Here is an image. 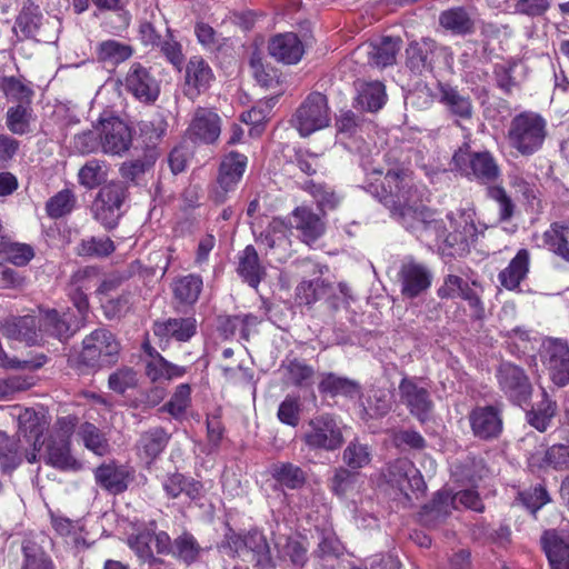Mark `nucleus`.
<instances>
[{"label": "nucleus", "instance_id": "nucleus-22", "mask_svg": "<svg viewBox=\"0 0 569 569\" xmlns=\"http://www.w3.org/2000/svg\"><path fill=\"white\" fill-rule=\"evenodd\" d=\"M439 102L446 111L458 120H470L473 116V103L469 94L448 83L438 82Z\"/></svg>", "mask_w": 569, "mask_h": 569}, {"label": "nucleus", "instance_id": "nucleus-4", "mask_svg": "<svg viewBox=\"0 0 569 569\" xmlns=\"http://www.w3.org/2000/svg\"><path fill=\"white\" fill-rule=\"evenodd\" d=\"M60 29L61 22L57 17L44 18L38 4L31 0H24L12 31L17 36L20 32L23 39L54 43Z\"/></svg>", "mask_w": 569, "mask_h": 569}, {"label": "nucleus", "instance_id": "nucleus-61", "mask_svg": "<svg viewBox=\"0 0 569 569\" xmlns=\"http://www.w3.org/2000/svg\"><path fill=\"white\" fill-rule=\"evenodd\" d=\"M154 164L151 158L136 159L133 161L123 162L119 169L121 177L130 182L140 183L147 172Z\"/></svg>", "mask_w": 569, "mask_h": 569}, {"label": "nucleus", "instance_id": "nucleus-47", "mask_svg": "<svg viewBox=\"0 0 569 569\" xmlns=\"http://www.w3.org/2000/svg\"><path fill=\"white\" fill-rule=\"evenodd\" d=\"M425 222L422 221L419 224L415 223V228L419 229L417 238L421 241H430L435 240L436 242H442L446 244V237H448V226L447 223L437 217V213L433 211H429L425 218Z\"/></svg>", "mask_w": 569, "mask_h": 569}, {"label": "nucleus", "instance_id": "nucleus-35", "mask_svg": "<svg viewBox=\"0 0 569 569\" xmlns=\"http://www.w3.org/2000/svg\"><path fill=\"white\" fill-rule=\"evenodd\" d=\"M129 472L114 463L99 466L94 471L96 482L111 493H121L128 488Z\"/></svg>", "mask_w": 569, "mask_h": 569}, {"label": "nucleus", "instance_id": "nucleus-28", "mask_svg": "<svg viewBox=\"0 0 569 569\" xmlns=\"http://www.w3.org/2000/svg\"><path fill=\"white\" fill-rule=\"evenodd\" d=\"M44 460L60 470H78L81 465L70 453V442L66 436L50 437L46 442Z\"/></svg>", "mask_w": 569, "mask_h": 569}, {"label": "nucleus", "instance_id": "nucleus-33", "mask_svg": "<svg viewBox=\"0 0 569 569\" xmlns=\"http://www.w3.org/2000/svg\"><path fill=\"white\" fill-rule=\"evenodd\" d=\"M529 465L558 471L569 470V443H556L548 447L542 453L531 455Z\"/></svg>", "mask_w": 569, "mask_h": 569}, {"label": "nucleus", "instance_id": "nucleus-64", "mask_svg": "<svg viewBox=\"0 0 569 569\" xmlns=\"http://www.w3.org/2000/svg\"><path fill=\"white\" fill-rule=\"evenodd\" d=\"M24 563L22 569H53L51 559L36 545L23 546Z\"/></svg>", "mask_w": 569, "mask_h": 569}, {"label": "nucleus", "instance_id": "nucleus-55", "mask_svg": "<svg viewBox=\"0 0 569 569\" xmlns=\"http://www.w3.org/2000/svg\"><path fill=\"white\" fill-rule=\"evenodd\" d=\"M283 369V383L302 387L309 385L313 377L315 370L307 363L293 359L287 365L282 366Z\"/></svg>", "mask_w": 569, "mask_h": 569}, {"label": "nucleus", "instance_id": "nucleus-27", "mask_svg": "<svg viewBox=\"0 0 569 569\" xmlns=\"http://www.w3.org/2000/svg\"><path fill=\"white\" fill-rule=\"evenodd\" d=\"M471 429L478 438L491 439L502 430L501 416L495 407H478L470 413Z\"/></svg>", "mask_w": 569, "mask_h": 569}, {"label": "nucleus", "instance_id": "nucleus-54", "mask_svg": "<svg viewBox=\"0 0 569 569\" xmlns=\"http://www.w3.org/2000/svg\"><path fill=\"white\" fill-rule=\"evenodd\" d=\"M319 391L332 397L338 395L353 396L359 392V386L347 378L336 376L335 373H327L319 383Z\"/></svg>", "mask_w": 569, "mask_h": 569}, {"label": "nucleus", "instance_id": "nucleus-46", "mask_svg": "<svg viewBox=\"0 0 569 569\" xmlns=\"http://www.w3.org/2000/svg\"><path fill=\"white\" fill-rule=\"evenodd\" d=\"M246 559L254 561L260 567L271 566V555L267 539L257 530L247 533Z\"/></svg>", "mask_w": 569, "mask_h": 569}, {"label": "nucleus", "instance_id": "nucleus-34", "mask_svg": "<svg viewBox=\"0 0 569 569\" xmlns=\"http://www.w3.org/2000/svg\"><path fill=\"white\" fill-rule=\"evenodd\" d=\"M449 222L448 237H446V246L455 247L468 241L476 232V226L471 214L465 211L451 212L447 216Z\"/></svg>", "mask_w": 569, "mask_h": 569}, {"label": "nucleus", "instance_id": "nucleus-41", "mask_svg": "<svg viewBox=\"0 0 569 569\" xmlns=\"http://www.w3.org/2000/svg\"><path fill=\"white\" fill-rule=\"evenodd\" d=\"M543 244L555 254L569 260V222H553L543 232Z\"/></svg>", "mask_w": 569, "mask_h": 569}, {"label": "nucleus", "instance_id": "nucleus-38", "mask_svg": "<svg viewBox=\"0 0 569 569\" xmlns=\"http://www.w3.org/2000/svg\"><path fill=\"white\" fill-rule=\"evenodd\" d=\"M399 38L385 37L377 43L367 47L369 63L378 68H386L396 62V56L400 50Z\"/></svg>", "mask_w": 569, "mask_h": 569}, {"label": "nucleus", "instance_id": "nucleus-30", "mask_svg": "<svg viewBox=\"0 0 569 569\" xmlns=\"http://www.w3.org/2000/svg\"><path fill=\"white\" fill-rule=\"evenodd\" d=\"M439 24L452 34L466 36L475 31L476 18L472 10L453 7L440 13Z\"/></svg>", "mask_w": 569, "mask_h": 569}, {"label": "nucleus", "instance_id": "nucleus-58", "mask_svg": "<svg viewBox=\"0 0 569 569\" xmlns=\"http://www.w3.org/2000/svg\"><path fill=\"white\" fill-rule=\"evenodd\" d=\"M76 206V197L69 189L59 191L51 197L46 203V211L52 219L61 218L69 214Z\"/></svg>", "mask_w": 569, "mask_h": 569}, {"label": "nucleus", "instance_id": "nucleus-18", "mask_svg": "<svg viewBox=\"0 0 569 569\" xmlns=\"http://www.w3.org/2000/svg\"><path fill=\"white\" fill-rule=\"evenodd\" d=\"M4 338L33 346L40 342L38 317L33 315L9 316L1 321Z\"/></svg>", "mask_w": 569, "mask_h": 569}, {"label": "nucleus", "instance_id": "nucleus-44", "mask_svg": "<svg viewBox=\"0 0 569 569\" xmlns=\"http://www.w3.org/2000/svg\"><path fill=\"white\" fill-rule=\"evenodd\" d=\"M96 54L99 61L116 66L128 60L133 49L127 43L109 39L98 43Z\"/></svg>", "mask_w": 569, "mask_h": 569}, {"label": "nucleus", "instance_id": "nucleus-52", "mask_svg": "<svg viewBox=\"0 0 569 569\" xmlns=\"http://www.w3.org/2000/svg\"><path fill=\"white\" fill-rule=\"evenodd\" d=\"M202 290V279L199 276L189 274L178 279L173 286L176 299L182 303H194Z\"/></svg>", "mask_w": 569, "mask_h": 569}, {"label": "nucleus", "instance_id": "nucleus-39", "mask_svg": "<svg viewBox=\"0 0 569 569\" xmlns=\"http://www.w3.org/2000/svg\"><path fill=\"white\" fill-rule=\"evenodd\" d=\"M238 273L251 287L256 288L266 274L253 246H247L239 254Z\"/></svg>", "mask_w": 569, "mask_h": 569}, {"label": "nucleus", "instance_id": "nucleus-32", "mask_svg": "<svg viewBox=\"0 0 569 569\" xmlns=\"http://www.w3.org/2000/svg\"><path fill=\"white\" fill-rule=\"evenodd\" d=\"M144 350L149 356V359L146 361V375L152 381L161 379L171 380L184 375L186 370L183 367L169 362L149 345L144 346Z\"/></svg>", "mask_w": 569, "mask_h": 569}, {"label": "nucleus", "instance_id": "nucleus-23", "mask_svg": "<svg viewBox=\"0 0 569 569\" xmlns=\"http://www.w3.org/2000/svg\"><path fill=\"white\" fill-rule=\"evenodd\" d=\"M541 542L551 569H569V529L548 530Z\"/></svg>", "mask_w": 569, "mask_h": 569}, {"label": "nucleus", "instance_id": "nucleus-14", "mask_svg": "<svg viewBox=\"0 0 569 569\" xmlns=\"http://www.w3.org/2000/svg\"><path fill=\"white\" fill-rule=\"evenodd\" d=\"M385 477L387 482L409 498V492H422L426 483L420 471L407 458H399L390 462Z\"/></svg>", "mask_w": 569, "mask_h": 569}, {"label": "nucleus", "instance_id": "nucleus-7", "mask_svg": "<svg viewBox=\"0 0 569 569\" xmlns=\"http://www.w3.org/2000/svg\"><path fill=\"white\" fill-rule=\"evenodd\" d=\"M119 353V343L107 329H97L82 341V350L77 358L79 365L99 368L113 363Z\"/></svg>", "mask_w": 569, "mask_h": 569}, {"label": "nucleus", "instance_id": "nucleus-56", "mask_svg": "<svg viewBox=\"0 0 569 569\" xmlns=\"http://www.w3.org/2000/svg\"><path fill=\"white\" fill-rule=\"evenodd\" d=\"M84 446L98 456H104L109 452L110 446L104 433L94 425L86 422L79 431Z\"/></svg>", "mask_w": 569, "mask_h": 569}, {"label": "nucleus", "instance_id": "nucleus-6", "mask_svg": "<svg viewBox=\"0 0 569 569\" xmlns=\"http://www.w3.org/2000/svg\"><path fill=\"white\" fill-rule=\"evenodd\" d=\"M301 439L309 449L327 452L340 449L345 442L341 427L330 413L311 418Z\"/></svg>", "mask_w": 569, "mask_h": 569}, {"label": "nucleus", "instance_id": "nucleus-19", "mask_svg": "<svg viewBox=\"0 0 569 569\" xmlns=\"http://www.w3.org/2000/svg\"><path fill=\"white\" fill-rule=\"evenodd\" d=\"M213 78L212 69L202 57H191L186 66L184 96L194 100L208 90Z\"/></svg>", "mask_w": 569, "mask_h": 569}, {"label": "nucleus", "instance_id": "nucleus-15", "mask_svg": "<svg viewBox=\"0 0 569 569\" xmlns=\"http://www.w3.org/2000/svg\"><path fill=\"white\" fill-rule=\"evenodd\" d=\"M497 379L500 389L513 403L521 405L530 398L532 387L522 368L502 362L497 370Z\"/></svg>", "mask_w": 569, "mask_h": 569}, {"label": "nucleus", "instance_id": "nucleus-11", "mask_svg": "<svg viewBox=\"0 0 569 569\" xmlns=\"http://www.w3.org/2000/svg\"><path fill=\"white\" fill-rule=\"evenodd\" d=\"M399 402L420 422L428 421L433 412V401L427 387L417 378L405 377L398 387Z\"/></svg>", "mask_w": 569, "mask_h": 569}, {"label": "nucleus", "instance_id": "nucleus-24", "mask_svg": "<svg viewBox=\"0 0 569 569\" xmlns=\"http://www.w3.org/2000/svg\"><path fill=\"white\" fill-rule=\"evenodd\" d=\"M268 51L278 62L295 64L302 58L305 47L296 33L286 32L270 39Z\"/></svg>", "mask_w": 569, "mask_h": 569}, {"label": "nucleus", "instance_id": "nucleus-20", "mask_svg": "<svg viewBox=\"0 0 569 569\" xmlns=\"http://www.w3.org/2000/svg\"><path fill=\"white\" fill-rule=\"evenodd\" d=\"M401 293L407 298H416L427 291L432 282V273L427 266L408 261L399 271Z\"/></svg>", "mask_w": 569, "mask_h": 569}, {"label": "nucleus", "instance_id": "nucleus-1", "mask_svg": "<svg viewBox=\"0 0 569 569\" xmlns=\"http://www.w3.org/2000/svg\"><path fill=\"white\" fill-rule=\"evenodd\" d=\"M127 543L140 561L149 565L160 562L152 545L158 555H171L187 565L197 561L201 552V547L191 533L183 532L171 541L166 531H157L154 521L128 536Z\"/></svg>", "mask_w": 569, "mask_h": 569}, {"label": "nucleus", "instance_id": "nucleus-8", "mask_svg": "<svg viewBox=\"0 0 569 569\" xmlns=\"http://www.w3.org/2000/svg\"><path fill=\"white\" fill-rule=\"evenodd\" d=\"M330 122L331 116L328 100L327 97L320 92L308 94L297 109L292 119L293 126L302 137L327 128Z\"/></svg>", "mask_w": 569, "mask_h": 569}, {"label": "nucleus", "instance_id": "nucleus-45", "mask_svg": "<svg viewBox=\"0 0 569 569\" xmlns=\"http://www.w3.org/2000/svg\"><path fill=\"white\" fill-rule=\"evenodd\" d=\"M385 86L379 81L362 83L358 90L357 104L367 111L375 112L386 102Z\"/></svg>", "mask_w": 569, "mask_h": 569}, {"label": "nucleus", "instance_id": "nucleus-16", "mask_svg": "<svg viewBox=\"0 0 569 569\" xmlns=\"http://www.w3.org/2000/svg\"><path fill=\"white\" fill-rule=\"evenodd\" d=\"M99 137L102 151L112 156L123 154L132 144L131 129L117 117L101 121Z\"/></svg>", "mask_w": 569, "mask_h": 569}, {"label": "nucleus", "instance_id": "nucleus-12", "mask_svg": "<svg viewBox=\"0 0 569 569\" xmlns=\"http://www.w3.org/2000/svg\"><path fill=\"white\" fill-rule=\"evenodd\" d=\"M122 84L127 92L138 101L151 104L160 94V82L151 70L139 62H134L127 71Z\"/></svg>", "mask_w": 569, "mask_h": 569}, {"label": "nucleus", "instance_id": "nucleus-43", "mask_svg": "<svg viewBox=\"0 0 569 569\" xmlns=\"http://www.w3.org/2000/svg\"><path fill=\"white\" fill-rule=\"evenodd\" d=\"M556 413V401H553L547 391L542 389V399L527 412V421L531 427L543 432L550 426Z\"/></svg>", "mask_w": 569, "mask_h": 569}, {"label": "nucleus", "instance_id": "nucleus-62", "mask_svg": "<svg viewBox=\"0 0 569 569\" xmlns=\"http://www.w3.org/2000/svg\"><path fill=\"white\" fill-rule=\"evenodd\" d=\"M0 252L6 254L8 261L16 266H26L33 257L34 251L31 246L26 243L9 242L4 240L3 248Z\"/></svg>", "mask_w": 569, "mask_h": 569}, {"label": "nucleus", "instance_id": "nucleus-36", "mask_svg": "<svg viewBox=\"0 0 569 569\" xmlns=\"http://www.w3.org/2000/svg\"><path fill=\"white\" fill-rule=\"evenodd\" d=\"M529 252L521 249L511 259L509 264L499 272L498 279L507 290H516L529 272Z\"/></svg>", "mask_w": 569, "mask_h": 569}, {"label": "nucleus", "instance_id": "nucleus-51", "mask_svg": "<svg viewBox=\"0 0 569 569\" xmlns=\"http://www.w3.org/2000/svg\"><path fill=\"white\" fill-rule=\"evenodd\" d=\"M392 408V395L386 389H373L363 406V419L381 418Z\"/></svg>", "mask_w": 569, "mask_h": 569}, {"label": "nucleus", "instance_id": "nucleus-49", "mask_svg": "<svg viewBox=\"0 0 569 569\" xmlns=\"http://www.w3.org/2000/svg\"><path fill=\"white\" fill-rule=\"evenodd\" d=\"M0 90L13 104H32L33 90L16 77H3L0 81Z\"/></svg>", "mask_w": 569, "mask_h": 569}, {"label": "nucleus", "instance_id": "nucleus-31", "mask_svg": "<svg viewBox=\"0 0 569 569\" xmlns=\"http://www.w3.org/2000/svg\"><path fill=\"white\" fill-rule=\"evenodd\" d=\"M295 227L300 231L301 240L311 246L326 230L323 220L307 207H299L293 211Z\"/></svg>", "mask_w": 569, "mask_h": 569}, {"label": "nucleus", "instance_id": "nucleus-63", "mask_svg": "<svg viewBox=\"0 0 569 569\" xmlns=\"http://www.w3.org/2000/svg\"><path fill=\"white\" fill-rule=\"evenodd\" d=\"M301 402L299 397L287 396L279 405L277 417L288 426L297 427L300 421Z\"/></svg>", "mask_w": 569, "mask_h": 569}, {"label": "nucleus", "instance_id": "nucleus-5", "mask_svg": "<svg viewBox=\"0 0 569 569\" xmlns=\"http://www.w3.org/2000/svg\"><path fill=\"white\" fill-rule=\"evenodd\" d=\"M458 505L477 512L485 510V505L478 492L472 489L461 490L456 493L443 490L437 493L430 505L423 507L420 515L421 521L426 526H435L447 518L452 509H457Z\"/></svg>", "mask_w": 569, "mask_h": 569}, {"label": "nucleus", "instance_id": "nucleus-48", "mask_svg": "<svg viewBox=\"0 0 569 569\" xmlns=\"http://www.w3.org/2000/svg\"><path fill=\"white\" fill-rule=\"evenodd\" d=\"M114 249V243L109 237H90L78 243L76 253L83 258H104L110 256Z\"/></svg>", "mask_w": 569, "mask_h": 569}, {"label": "nucleus", "instance_id": "nucleus-42", "mask_svg": "<svg viewBox=\"0 0 569 569\" xmlns=\"http://www.w3.org/2000/svg\"><path fill=\"white\" fill-rule=\"evenodd\" d=\"M435 48L436 42L431 39L411 42L406 50L407 66L416 72L430 69Z\"/></svg>", "mask_w": 569, "mask_h": 569}, {"label": "nucleus", "instance_id": "nucleus-9", "mask_svg": "<svg viewBox=\"0 0 569 569\" xmlns=\"http://www.w3.org/2000/svg\"><path fill=\"white\" fill-rule=\"evenodd\" d=\"M452 167L461 174L472 177L483 183L493 182L500 176L499 166L488 151L469 152L459 149L452 157Z\"/></svg>", "mask_w": 569, "mask_h": 569}, {"label": "nucleus", "instance_id": "nucleus-29", "mask_svg": "<svg viewBox=\"0 0 569 569\" xmlns=\"http://www.w3.org/2000/svg\"><path fill=\"white\" fill-rule=\"evenodd\" d=\"M170 433L162 427H152L143 431L137 441V451L147 463L153 462L166 449Z\"/></svg>", "mask_w": 569, "mask_h": 569}, {"label": "nucleus", "instance_id": "nucleus-37", "mask_svg": "<svg viewBox=\"0 0 569 569\" xmlns=\"http://www.w3.org/2000/svg\"><path fill=\"white\" fill-rule=\"evenodd\" d=\"M162 488L169 498L176 499L184 493L189 499L197 500L203 496V486L193 478L181 473H171L166 477Z\"/></svg>", "mask_w": 569, "mask_h": 569}, {"label": "nucleus", "instance_id": "nucleus-17", "mask_svg": "<svg viewBox=\"0 0 569 569\" xmlns=\"http://www.w3.org/2000/svg\"><path fill=\"white\" fill-rule=\"evenodd\" d=\"M38 322L40 340L43 335L57 338L60 341L68 340L81 326L78 320H73L70 310L40 309Z\"/></svg>", "mask_w": 569, "mask_h": 569}, {"label": "nucleus", "instance_id": "nucleus-10", "mask_svg": "<svg viewBox=\"0 0 569 569\" xmlns=\"http://www.w3.org/2000/svg\"><path fill=\"white\" fill-rule=\"evenodd\" d=\"M248 159L244 154L231 151L226 154L220 163L217 182L213 186L210 198L217 204L227 201L228 193L234 191L247 168Z\"/></svg>", "mask_w": 569, "mask_h": 569}, {"label": "nucleus", "instance_id": "nucleus-59", "mask_svg": "<svg viewBox=\"0 0 569 569\" xmlns=\"http://www.w3.org/2000/svg\"><path fill=\"white\" fill-rule=\"evenodd\" d=\"M80 184L92 189L98 187L107 179V169L103 161L91 159L79 170Z\"/></svg>", "mask_w": 569, "mask_h": 569}, {"label": "nucleus", "instance_id": "nucleus-57", "mask_svg": "<svg viewBox=\"0 0 569 569\" xmlns=\"http://www.w3.org/2000/svg\"><path fill=\"white\" fill-rule=\"evenodd\" d=\"M342 460L351 470L365 468L371 461V450L366 443L355 439L345 448Z\"/></svg>", "mask_w": 569, "mask_h": 569}, {"label": "nucleus", "instance_id": "nucleus-53", "mask_svg": "<svg viewBox=\"0 0 569 569\" xmlns=\"http://www.w3.org/2000/svg\"><path fill=\"white\" fill-rule=\"evenodd\" d=\"M272 476L280 485L289 489H299L306 483L305 471L290 462L274 466Z\"/></svg>", "mask_w": 569, "mask_h": 569}, {"label": "nucleus", "instance_id": "nucleus-21", "mask_svg": "<svg viewBox=\"0 0 569 569\" xmlns=\"http://www.w3.org/2000/svg\"><path fill=\"white\" fill-rule=\"evenodd\" d=\"M290 234L291 230L284 221L273 219L266 233H261V241L269 248L266 254L272 257L277 262H286L291 256Z\"/></svg>", "mask_w": 569, "mask_h": 569}, {"label": "nucleus", "instance_id": "nucleus-26", "mask_svg": "<svg viewBox=\"0 0 569 569\" xmlns=\"http://www.w3.org/2000/svg\"><path fill=\"white\" fill-rule=\"evenodd\" d=\"M220 132V117L211 110L198 108L189 126L190 136L204 143H213L219 138Z\"/></svg>", "mask_w": 569, "mask_h": 569}, {"label": "nucleus", "instance_id": "nucleus-60", "mask_svg": "<svg viewBox=\"0 0 569 569\" xmlns=\"http://www.w3.org/2000/svg\"><path fill=\"white\" fill-rule=\"evenodd\" d=\"M191 388L187 383L179 385L176 388L169 402L160 408V411H166L172 417L178 418L182 416L190 405Z\"/></svg>", "mask_w": 569, "mask_h": 569}, {"label": "nucleus", "instance_id": "nucleus-13", "mask_svg": "<svg viewBox=\"0 0 569 569\" xmlns=\"http://www.w3.org/2000/svg\"><path fill=\"white\" fill-rule=\"evenodd\" d=\"M543 363L550 379L558 387L569 383V346L566 340L548 338L543 341Z\"/></svg>", "mask_w": 569, "mask_h": 569}, {"label": "nucleus", "instance_id": "nucleus-2", "mask_svg": "<svg viewBox=\"0 0 569 569\" xmlns=\"http://www.w3.org/2000/svg\"><path fill=\"white\" fill-rule=\"evenodd\" d=\"M369 191L377 196L380 201L390 207L391 213L399 222L413 234H418L419 229L413 226L425 222L430 209L422 204H416L413 201L412 179L406 172L389 170L378 186L370 182Z\"/></svg>", "mask_w": 569, "mask_h": 569}, {"label": "nucleus", "instance_id": "nucleus-3", "mask_svg": "<svg viewBox=\"0 0 569 569\" xmlns=\"http://www.w3.org/2000/svg\"><path fill=\"white\" fill-rule=\"evenodd\" d=\"M547 134V120L540 113L523 111L511 119L507 139L512 149L530 156L542 147Z\"/></svg>", "mask_w": 569, "mask_h": 569}, {"label": "nucleus", "instance_id": "nucleus-25", "mask_svg": "<svg viewBox=\"0 0 569 569\" xmlns=\"http://www.w3.org/2000/svg\"><path fill=\"white\" fill-rule=\"evenodd\" d=\"M197 332V320L193 317L168 318L153 323V333L161 340L173 339L179 342L189 341Z\"/></svg>", "mask_w": 569, "mask_h": 569}, {"label": "nucleus", "instance_id": "nucleus-50", "mask_svg": "<svg viewBox=\"0 0 569 569\" xmlns=\"http://www.w3.org/2000/svg\"><path fill=\"white\" fill-rule=\"evenodd\" d=\"M329 487L336 496L340 498H347L348 496L358 491L359 475L351 471L350 469L339 467L335 470V473L330 479Z\"/></svg>", "mask_w": 569, "mask_h": 569}, {"label": "nucleus", "instance_id": "nucleus-40", "mask_svg": "<svg viewBox=\"0 0 569 569\" xmlns=\"http://www.w3.org/2000/svg\"><path fill=\"white\" fill-rule=\"evenodd\" d=\"M34 120L32 104H12L6 112V126L13 134L24 136L30 133Z\"/></svg>", "mask_w": 569, "mask_h": 569}]
</instances>
